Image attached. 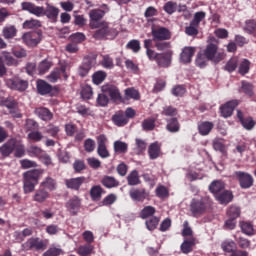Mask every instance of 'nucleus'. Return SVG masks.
Listing matches in <instances>:
<instances>
[{"label":"nucleus","instance_id":"nucleus-57","mask_svg":"<svg viewBox=\"0 0 256 256\" xmlns=\"http://www.w3.org/2000/svg\"><path fill=\"white\" fill-rule=\"evenodd\" d=\"M155 118H147L142 122L143 131H153L155 129Z\"/></svg>","mask_w":256,"mask_h":256},{"label":"nucleus","instance_id":"nucleus-12","mask_svg":"<svg viewBox=\"0 0 256 256\" xmlns=\"http://www.w3.org/2000/svg\"><path fill=\"white\" fill-rule=\"evenodd\" d=\"M152 41H169L171 39V31L163 26L151 28Z\"/></svg>","mask_w":256,"mask_h":256},{"label":"nucleus","instance_id":"nucleus-1","mask_svg":"<svg viewBox=\"0 0 256 256\" xmlns=\"http://www.w3.org/2000/svg\"><path fill=\"white\" fill-rule=\"evenodd\" d=\"M21 11H26V13H30L35 17H46L53 24L59 21V13H61L59 8L49 3L46 4V7H43L29 1L21 3Z\"/></svg>","mask_w":256,"mask_h":256},{"label":"nucleus","instance_id":"nucleus-2","mask_svg":"<svg viewBox=\"0 0 256 256\" xmlns=\"http://www.w3.org/2000/svg\"><path fill=\"white\" fill-rule=\"evenodd\" d=\"M0 154L4 159L14 155L16 159L25 157V144L17 138H11L0 146Z\"/></svg>","mask_w":256,"mask_h":256},{"label":"nucleus","instance_id":"nucleus-16","mask_svg":"<svg viewBox=\"0 0 256 256\" xmlns=\"http://www.w3.org/2000/svg\"><path fill=\"white\" fill-rule=\"evenodd\" d=\"M41 37V32H27L22 36V40L28 47H37L41 43Z\"/></svg>","mask_w":256,"mask_h":256},{"label":"nucleus","instance_id":"nucleus-59","mask_svg":"<svg viewBox=\"0 0 256 256\" xmlns=\"http://www.w3.org/2000/svg\"><path fill=\"white\" fill-rule=\"evenodd\" d=\"M96 102L99 107H107L109 105V96L105 92H102L98 94Z\"/></svg>","mask_w":256,"mask_h":256},{"label":"nucleus","instance_id":"nucleus-32","mask_svg":"<svg viewBox=\"0 0 256 256\" xmlns=\"http://www.w3.org/2000/svg\"><path fill=\"white\" fill-rule=\"evenodd\" d=\"M239 93H244L247 97H253V95H255V86H253L251 82L243 80L239 88Z\"/></svg>","mask_w":256,"mask_h":256},{"label":"nucleus","instance_id":"nucleus-63","mask_svg":"<svg viewBox=\"0 0 256 256\" xmlns=\"http://www.w3.org/2000/svg\"><path fill=\"white\" fill-rule=\"evenodd\" d=\"M206 17V13L203 12V11H200V12H196L194 14V18L192 19L191 23L193 25H196L199 27V25H201V21H203V19H205Z\"/></svg>","mask_w":256,"mask_h":256},{"label":"nucleus","instance_id":"nucleus-49","mask_svg":"<svg viewBox=\"0 0 256 256\" xmlns=\"http://www.w3.org/2000/svg\"><path fill=\"white\" fill-rule=\"evenodd\" d=\"M185 33L188 37H197L199 35V26L190 22V25L185 27Z\"/></svg>","mask_w":256,"mask_h":256},{"label":"nucleus","instance_id":"nucleus-25","mask_svg":"<svg viewBox=\"0 0 256 256\" xmlns=\"http://www.w3.org/2000/svg\"><path fill=\"white\" fill-rule=\"evenodd\" d=\"M66 209L71 215H77V213H79V210L81 209V199H79V197L77 196H74L67 201Z\"/></svg>","mask_w":256,"mask_h":256},{"label":"nucleus","instance_id":"nucleus-33","mask_svg":"<svg viewBox=\"0 0 256 256\" xmlns=\"http://www.w3.org/2000/svg\"><path fill=\"white\" fill-rule=\"evenodd\" d=\"M40 187H42V189H47L48 191H56L57 180H55L51 176H48L40 183Z\"/></svg>","mask_w":256,"mask_h":256},{"label":"nucleus","instance_id":"nucleus-36","mask_svg":"<svg viewBox=\"0 0 256 256\" xmlns=\"http://www.w3.org/2000/svg\"><path fill=\"white\" fill-rule=\"evenodd\" d=\"M221 248L224 253H229L231 256L237 251V244L233 241H225L221 244Z\"/></svg>","mask_w":256,"mask_h":256},{"label":"nucleus","instance_id":"nucleus-62","mask_svg":"<svg viewBox=\"0 0 256 256\" xmlns=\"http://www.w3.org/2000/svg\"><path fill=\"white\" fill-rule=\"evenodd\" d=\"M227 215L232 219H237L241 215V209L237 206H231L227 211Z\"/></svg>","mask_w":256,"mask_h":256},{"label":"nucleus","instance_id":"nucleus-29","mask_svg":"<svg viewBox=\"0 0 256 256\" xmlns=\"http://www.w3.org/2000/svg\"><path fill=\"white\" fill-rule=\"evenodd\" d=\"M213 127H215V124H213V122L202 121L198 123V133L205 137L209 135L211 131H213Z\"/></svg>","mask_w":256,"mask_h":256},{"label":"nucleus","instance_id":"nucleus-13","mask_svg":"<svg viewBox=\"0 0 256 256\" xmlns=\"http://www.w3.org/2000/svg\"><path fill=\"white\" fill-rule=\"evenodd\" d=\"M63 77L64 81L69 79V74H67V65L62 64L60 67L55 68L48 76L47 79L50 83H57L59 79Z\"/></svg>","mask_w":256,"mask_h":256},{"label":"nucleus","instance_id":"nucleus-48","mask_svg":"<svg viewBox=\"0 0 256 256\" xmlns=\"http://www.w3.org/2000/svg\"><path fill=\"white\" fill-rule=\"evenodd\" d=\"M59 131H61V128L53 124H49L45 129V133L52 136L53 139H59Z\"/></svg>","mask_w":256,"mask_h":256},{"label":"nucleus","instance_id":"nucleus-17","mask_svg":"<svg viewBox=\"0 0 256 256\" xmlns=\"http://www.w3.org/2000/svg\"><path fill=\"white\" fill-rule=\"evenodd\" d=\"M90 22L89 27L90 29H97V26L101 23V19L105 17V11L101 9H93L89 12Z\"/></svg>","mask_w":256,"mask_h":256},{"label":"nucleus","instance_id":"nucleus-20","mask_svg":"<svg viewBox=\"0 0 256 256\" xmlns=\"http://www.w3.org/2000/svg\"><path fill=\"white\" fill-rule=\"evenodd\" d=\"M239 105V101L237 100H231L226 102L224 105L220 106V113L224 119H227V117H231L233 115V111H235V107Z\"/></svg>","mask_w":256,"mask_h":256},{"label":"nucleus","instance_id":"nucleus-47","mask_svg":"<svg viewBox=\"0 0 256 256\" xmlns=\"http://www.w3.org/2000/svg\"><path fill=\"white\" fill-rule=\"evenodd\" d=\"M193 245H195V239L191 238L189 240H184L181 244L182 253H185L186 255L191 253V251H193Z\"/></svg>","mask_w":256,"mask_h":256},{"label":"nucleus","instance_id":"nucleus-14","mask_svg":"<svg viewBox=\"0 0 256 256\" xmlns=\"http://www.w3.org/2000/svg\"><path fill=\"white\" fill-rule=\"evenodd\" d=\"M97 141V153L101 159H109L111 157V153L107 149V136L105 134H101L96 137Z\"/></svg>","mask_w":256,"mask_h":256},{"label":"nucleus","instance_id":"nucleus-26","mask_svg":"<svg viewBox=\"0 0 256 256\" xmlns=\"http://www.w3.org/2000/svg\"><path fill=\"white\" fill-rule=\"evenodd\" d=\"M165 129L168 133H179L181 131V123H179V119H177V117L166 119Z\"/></svg>","mask_w":256,"mask_h":256},{"label":"nucleus","instance_id":"nucleus-3","mask_svg":"<svg viewBox=\"0 0 256 256\" xmlns=\"http://www.w3.org/2000/svg\"><path fill=\"white\" fill-rule=\"evenodd\" d=\"M205 57L212 63H221L225 59V53L219 52V40L215 37L210 38L206 48L203 50Z\"/></svg>","mask_w":256,"mask_h":256},{"label":"nucleus","instance_id":"nucleus-19","mask_svg":"<svg viewBox=\"0 0 256 256\" xmlns=\"http://www.w3.org/2000/svg\"><path fill=\"white\" fill-rule=\"evenodd\" d=\"M130 198L136 203H143L145 199L149 198V192L145 188H134L129 191Z\"/></svg>","mask_w":256,"mask_h":256},{"label":"nucleus","instance_id":"nucleus-40","mask_svg":"<svg viewBox=\"0 0 256 256\" xmlns=\"http://www.w3.org/2000/svg\"><path fill=\"white\" fill-rule=\"evenodd\" d=\"M209 61H210L209 58H207V56H205L204 52H199L197 54L196 65L200 69H205V67H207V63H209Z\"/></svg>","mask_w":256,"mask_h":256},{"label":"nucleus","instance_id":"nucleus-58","mask_svg":"<svg viewBox=\"0 0 256 256\" xmlns=\"http://www.w3.org/2000/svg\"><path fill=\"white\" fill-rule=\"evenodd\" d=\"M126 49H130L133 53H139L141 51V42L139 40H130L126 45Z\"/></svg>","mask_w":256,"mask_h":256},{"label":"nucleus","instance_id":"nucleus-52","mask_svg":"<svg viewBox=\"0 0 256 256\" xmlns=\"http://www.w3.org/2000/svg\"><path fill=\"white\" fill-rule=\"evenodd\" d=\"M177 108L173 107V106H165L162 109L161 115H163L164 117H177Z\"/></svg>","mask_w":256,"mask_h":256},{"label":"nucleus","instance_id":"nucleus-42","mask_svg":"<svg viewBox=\"0 0 256 256\" xmlns=\"http://www.w3.org/2000/svg\"><path fill=\"white\" fill-rule=\"evenodd\" d=\"M101 195H103V188H101V186L96 185L91 188L90 196L92 201H99L101 199Z\"/></svg>","mask_w":256,"mask_h":256},{"label":"nucleus","instance_id":"nucleus-21","mask_svg":"<svg viewBox=\"0 0 256 256\" xmlns=\"http://www.w3.org/2000/svg\"><path fill=\"white\" fill-rule=\"evenodd\" d=\"M237 117H238L242 127L244 129H246V131H251L256 125V121L253 119V117L243 116V112L241 110H237Z\"/></svg>","mask_w":256,"mask_h":256},{"label":"nucleus","instance_id":"nucleus-54","mask_svg":"<svg viewBox=\"0 0 256 256\" xmlns=\"http://www.w3.org/2000/svg\"><path fill=\"white\" fill-rule=\"evenodd\" d=\"M27 153L30 157H43L45 152L40 147L32 145L27 149Z\"/></svg>","mask_w":256,"mask_h":256},{"label":"nucleus","instance_id":"nucleus-61","mask_svg":"<svg viewBox=\"0 0 256 256\" xmlns=\"http://www.w3.org/2000/svg\"><path fill=\"white\" fill-rule=\"evenodd\" d=\"M240 227L242 233H244L245 235H253L255 231L253 229V224H251L250 222H240Z\"/></svg>","mask_w":256,"mask_h":256},{"label":"nucleus","instance_id":"nucleus-43","mask_svg":"<svg viewBox=\"0 0 256 256\" xmlns=\"http://www.w3.org/2000/svg\"><path fill=\"white\" fill-rule=\"evenodd\" d=\"M128 149H129V145H127V143L119 140L114 142V151L116 153L125 154L127 153Z\"/></svg>","mask_w":256,"mask_h":256},{"label":"nucleus","instance_id":"nucleus-10","mask_svg":"<svg viewBox=\"0 0 256 256\" xmlns=\"http://www.w3.org/2000/svg\"><path fill=\"white\" fill-rule=\"evenodd\" d=\"M172 57H173L172 51H167L164 53L154 52V54H152V58H148V59L149 61H155L158 67L167 68L169 67V65H171Z\"/></svg>","mask_w":256,"mask_h":256},{"label":"nucleus","instance_id":"nucleus-7","mask_svg":"<svg viewBox=\"0 0 256 256\" xmlns=\"http://www.w3.org/2000/svg\"><path fill=\"white\" fill-rule=\"evenodd\" d=\"M95 65H97V55L88 54L83 58L82 64L78 68V75L80 77H87L89 71H91V68L95 67Z\"/></svg>","mask_w":256,"mask_h":256},{"label":"nucleus","instance_id":"nucleus-27","mask_svg":"<svg viewBox=\"0 0 256 256\" xmlns=\"http://www.w3.org/2000/svg\"><path fill=\"white\" fill-rule=\"evenodd\" d=\"M112 121H113L114 125H116V127H125V125H127V123H129V119L125 115V112H123L122 110L116 112L112 116Z\"/></svg>","mask_w":256,"mask_h":256},{"label":"nucleus","instance_id":"nucleus-41","mask_svg":"<svg viewBox=\"0 0 256 256\" xmlns=\"http://www.w3.org/2000/svg\"><path fill=\"white\" fill-rule=\"evenodd\" d=\"M95 249V247L91 244H85V245H81L78 249H77V253L80 256H89L93 253V250Z\"/></svg>","mask_w":256,"mask_h":256},{"label":"nucleus","instance_id":"nucleus-15","mask_svg":"<svg viewBox=\"0 0 256 256\" xmlns=\"http://www.w3.org/2000/svg\"><path fill=\"white\" fill-rule=\"evenodd\" d=\"M235 176L239 181L241 189H250V187H253L254 180L251 174L243 171H236Z\"/></svg>","mask_w":256,"mask_h":256},{"label":"nucleus","instance_id":"nucleus-8","mask_svg":"<svg viewBox=\"0 0 256 256\" xmlns=\"http://www.w3.org/2000/svg\"><path fill=\"white\" fill-rule=\"evenodd\" d=\"M36 88L39 95H50V97H57L59 95V88L52 86L45 80H37Z\"/></svg>","mask_w":256,"mask_h":256},{"label":"nucleus","instance_id":"nucleus-4","mask_svg":"<svg viewBox=\"0 0 256 256\" xmlns=\"http://www.w3.org/2000/svg\"><path fill=\"white\" fill-rule=\"evenodd\" d=\"M95 29L97 30L93 33L92 37L93 39H96V41L115 39V36L117 35L115 29L109 27V23L106 21H101Z\"/></svg>","mask_w":256,"mask_h":256},{"label":"nucleus","instance_id":"nucleus-6","mask_svg":"<svg viewBox=\"0 0 256 256\" xmlns=\"http://www.w3.org/2000/svg\"><path fill=\"white\" fill-rule=\"evenodd\" d=\"M23 251H45L47 249V241L39 237H31L22 244Z\"/></svg>","mask_w":256,"mask_h":256},{"label":"nucleus","instance_id":"nucleus-5","mask_svg":"<svg viewBox=\"0 0 256 256\" xmlns=\"http://www.w3.org/2000/svg\"><path fill=\"white\" fill-rule=\"evenodd\" d=\"M24 177V193H33L35 191V185L39 183V177H41V171L34 169L27 171L23 174Z\"/></svg>","mask_w":256,"mask_h":256},{"label":"nucleus","instance_id":"nucleus-22","mask_svg":"<svg viewBox=\"0 0 256 256\" xmlns=\"http://www.w3.org/2000/svg\"><path fill=\"white\" fill-rule=\"evenodd\" d=\"M195 51H196L195 47H192V46L184 47L180 54V63H183L184 65L191 63V61H193Z\"/></svg>","mask_w":256,"mask_h":256},{"label":"nucleus","instance_id":"nucleus-53","mask_svg":"<svg viewBox=\"0 0 256 256\" xmlns=\"http://www.w3.org/2000/svg\"><path fill=\"white\" fill-rule=\"evenodd\" d=\"M250 69H251V62L247 59H244L239 65L238 73L240 75H247Z\"/></svg>","mask_w":256,"mask_h":256},{"label":"nucleus","instance_id":"nucleus-56","mask_svg":"<svg viewBox=\"0 0 256 256\" xmlns=\"http://www.w3.org/2000/svg\"><path fill=\"white\" fill-rule=\"evenodd\" d=\"M69 39L72 43H75L76 45H78V43H83V41H85L87 37L82 32H76L71 34Z\"/></svg>","mask_w":256,"mask_h":256},{"label":"nucleus","instance_id":"nucleus-18","mask_svg":"<svg viewBox=\"0 0 256 256\" xmlns=\"http://www.w3.org/2000/svg\"><path fill=\"white\" fill-rule=\"evenodd\" d=\"M102 93L110 96L111 101H121V92L119 91V88L113 84L102 86Z\"/></svg>","mask_w":256,"mask_h":256},{"label":"nucleus","instance_id":"nucleus-60","mask_svg":"<svg viewBox=\"0 0 256 256\" xmlns=\"http://www.w3.org/2000/svg\"><path fill=\"white\" fill-rule=\"evenodd\" d=\"M239 66V60L237 58H231L225 65V71L228 73H233Z\"/></svg>","mask_w":256,"mask_h":256},{"label":"nucleus","instance_id":"nucleus-23","mask_svg":"<svg viewBox=\"0 0 256 256\" xmlns=\"http://www.w3.org/2000/svg\"><path fill=\"white\" fill-rule=\"evenodd\" d=\"M85 176H80L76 178H70L65 180V185L67 189H72V191H79L81 189V185L85 183Z\"/></svg>","mask_w":256,"mask_h":256},{"label":"nucleus","instance_id":"nucleus-37","mask_svg":"<svg viewBox=\"0 0 256 256\" xmlns=\"http://www.w3.org/2000/svg\"><path fill=\"white\" fill-rule=\"evenodd\" d=\"M2 34L5 39H13V37H17V28L13 25L5 26L2 30Z\"/></svg>","mask_w":256,"mask_h":256},{"label":"nucleus","instance_id":"nucleus-28","mask_svg":"<svg viewBox=\"0 0 256 256\" xmlns=\"http://www.w3.org/2000/svg\"><path fill=\"white\" fill-rule=\"evenodd\" d=\"M216 201H219L221 205H229L233 201V192L229 190H223L217 196H215Z\"/></svg>","mask_w":256,"mask_h":256},{"label":"nucleus","instance_id":"nucleus-64","mask_svg":"<svg viewBox=\"0 0 256 256\" xmlns=\"http://www.w3.org/2000/svg\"><path fill=\"white\" fill-rule=\"evenodd\" d=\"M63 253L61 248L51 247L46 252L43 253L42 256H59Z\"/></svg>","mask_w":256,"mask_h":256},{"label":"nucleus","instance_id":"nucleus-35","mask_svg":"<svg viewBox=\"0 0 256 256\" xmlns=\"http://www.w3.org/2000/svg\"><path fill=\"white\" fill-rule=\"evenodd\" d=\"M36 114L42 121H51L53 119V112L46 107L37 108Z\"/></svg>","mask_w":256,"mask_h":256},{"label":"nucleus","instance_id":"nucleus-34","mask_svg":"<svg viewBox=\"0 0 256 256\" xmlns=\"http://www.w3.org/2000/svg\"><path fill=\"white\" fill-rule=\"evenodd\" d=\"M148 155L152 160L158 159L159 155H161V144H159V142L150 144L148 148Z\"/></svg>","mask_w":256,"mask_h":256},{"label":"nucleus","instance_id":"nucleus-46","mask_svg":"<svg viewBox=\"0 0 256 256\" xmlns=\"http://www.w3.org/2000/svg\"><path fill=\"white\" fill-rule=\"evenodd\" d=\"M146 228L148 231H155L157 229V226L159 225V217L152 216L148 218L145 222Z\"/></svg>","mask_w":256,"mask_h":256},{"label":"nucleus","instance_id":"nucleus-39","mask_svg":"<svg viewBox=\"0 0 256 256\" xmlns=\"http://www.w3.org/2000/svg\"><path fill=\"white\" fill-rule=\"evenodd\" d=\"M157 210L153 206H146L144 207L140 212L141 219H150L151 217H154Z\"/></svg>","mask_w":256,"mask_h":256},{"label":"nucleus","instance_id":"nucleus-51","mask_svg":"<svg viewBox=\"0 0 256 256\" xmlns=\"http://www.w3.org/2000/svg\"><path fill=\"white\" fill-rule=\"evenodd\" d=\"M244 31H246V33H249V35H253L254 33H256V20L255 19L246 20Z\"/></svg>","mask_w":256,"mask_h":256},{"label":"nucleus","instance_id":"nucleus-9","mask_svg":"<svg viewBox=\"0 0 256 256\" xmlns=\"http://www.w3.org/2000/svg\"><path fill=\"white\" fill-rule=\"evenodd\" d=\"M190 211L193 217H201L205 211H207V199L200 198L196 199L193 198L190 203Z\"/></svg>","mask_w":256,"mask_h":256},{"label":"nucleus","instance_id":"nucleus-31","mask_svg":"<svg viewBox=\"0 0 256 256\" xmlns=\"http://www.w3.org/2000/svg\"><path fill=\"white\" fill-rule=\"evenodd\" d=\"M101 183L106 189H115L121 185L119 180H116L113 176H103Z\"/></svg>","mask_w":256,"mask_h":256},{"label":"nucleus","instance_id":"nucleus-50","mask_svg":"<svg viewBox=\"0 0 256 256\" xmlns=\"http://www.w3.org/2000/svg\"><path fill=\"white\" fill-rule=\"evenodd\" d=\"M41 22L38 19L26 20L23 23V29H39L41 27Z\"/></svg>","mask_w":256,"mask_h":256},{"label":"nucleus","instance_id":"nucleus-11","mask_svg":"<svg viewBox=\"0 0 256 256\" xmlns=\"http://www.w3.org/2000/svg\"><path fill=\"white\" fill-rule=\"evenodd\" d=\"M6 86L12 91H19L23 93V91H27L29 87V82L27 80H23L18 76H14L6 80Z\"/></svg>","mask_w":256,"mask_h":256},{"label":"nucleus","instance_id":"nucleus-55","mask_svg":"<svg viewBox=\"0 0 256 256\" xmlns=\"http://www.w3.org/2000/svg\"><path fill=\"white\" fill-rule=\"evenodd\" d=\"M153 47V38L144 40V49H146V55L149 58H153L155 55V50L151 49Z\"/></svg>","mask_w":256,"mask_h":256},{"label":"nucleus","instance_id":"nucleus-24","mask_svg":"<svg viewBox=\"0 0 256 256\" xmlns=\"http://www.w3.org/2000/svg\"><path fill=\"white\" fill-rule=\"evenodd\" d=\"M50 198L51 194L49 193V191L40 186L39 189H37L32 196V201H35V203H45V201Z\"/></svg>","mask_w":256,"mask_h":256},{"label":"nucleus","instance_id":"nucleus-45","mask_svg":"<svg viewBox=\"0 0 256 256\" xmlns=\"http://www.w3.org/2000/svg\"><path fill=\"white\" fill-rule=\"evenodd\" d=\"M52 66L53 63H51V61L47 59L42 60L38 65L39 75H45V73H47V71H49V69H51Z\"/></svg>","mask_w":256,"mask_h":256},{"label":"nucleus","instance_id":"nucleus-44","mask_svg":"<svg viewBox=\"0 0 256 256\" xmlns=\"http://www.w3.org/2000/svg\"><path fill=\"white\" fill-rule=\"evenodd\" d=\"M128 185L135 186L139 185L141 183V180L139 179V172L137 170H133L128 176H127Z\"/></svg>","mask_w":256,"mask_h":256},{"label":"nucleus","instance_id":"nucleus-30","mask_svg":"<svg viewBox=\"0 0 256 256\" xmlns=\"http://www.w3.org/2000/svg\"><path fill=\"white\" fill-rule=\"evenodd\" d=\"M210 193H213L214 197L218 196L221 192L225 191V182L221 180H214L209 185Z\"/></svg>","mask_w":256,"mask_h":256},{"label":"nucleus","instance_id":"nucleus-38","mask_svg":"<svg viewBox=\"0 0 256 256\" xmlns=\"http://www.w3.org/2000/svg\"><path fill=\"white\" fill-rule=\"evenodd\" d=\"M105 79H107V72L102 70H99L92 75V81L94 85H101Z\"/></svg>","mask_w":256,"mask_h":256}]
</instances>
